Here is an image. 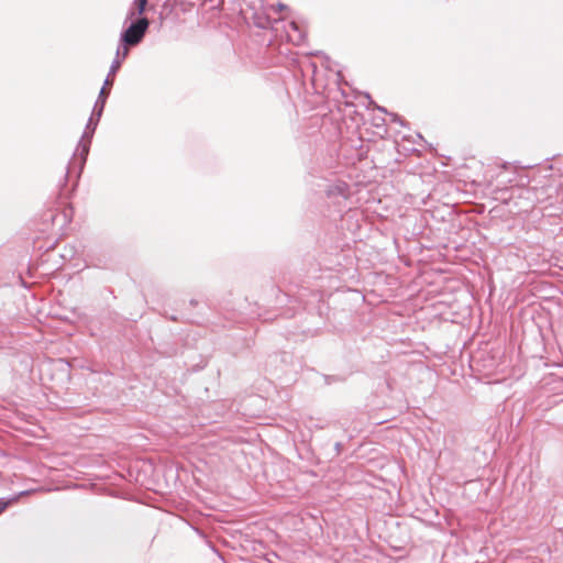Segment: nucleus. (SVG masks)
<instances>
[{"label": "nucleus", "instance_id": "obj_1", "mask_svg": "<svg viewBox=\"0 0 563 563\" xmlns=\"http://www.w3.org/2000/svg\"><path fill=\"white\" fill-rule=\"evenodd\" d=\"M129 19L131 23L121 34V45L117 49V56L111 64L109 76H114L120 68L122 60L128 55V47L141 41V0L133 1V8L126 21Z\"/></svg>", "mask_w": 563, "mask_h": 563}, {"label": "nucleus", "instance_id": "obj_2", "mask_svg": "<svg viewBox=\"0 0 563 563\" xmlns=\"http://www.w3.org/2000/svg\"><path fill=\"white\" fill-rule=\"evenodd\" d=\"M104 104H106V98H98L96 100L91 117L86 125L82 136H81L80 141L78 142L76 151L70 161L71 168H75L76 166H78L79 172L82 170L84 165L87 161L88 153H89L91 139L95 133L96 126L102 115Z\"/></svg>", "mask_w": 563, "mask_h": 563}, {"label": "nucleus", "instance_id": "obj_3", "mask_svg": "<svg viewBox=\"0 0 563 563\" xmlns=\"http://www.w3.org/2000/svg\"><path fill=\"white\" fill-rule=\"evenodd\" d=\"M322 187L324 188L327 197L334 201H339V199L345 200L350 195V186L343 180L325 183Z\"/></svg>", "mask_w": 563, "mask_h": 563}, {"label": "nucleus", "instance_id": "obj_4", "mask_svg": "<svg viewBox=\"0 0 563 563\" xmlns=\"http://www.w3.org/2000/svg\"><path fill=\"white\" fill-rule=\"evenodd\" d=\"M290 29L298 33V38L296 40L297 44L303 41L305 34L299 30V26L296 22H291L289 24Z\"/></svg>", "mask_w": 563, "mask_h": 563}, {"label": "nucleus", "instance_id": "obj_5", "mask_svg": "<svg viewBox=\"0 0 563 563\" xmlns=\"http://www.w3.org/2000/svg\"><path fill=\"white\" fill-rule=\"evenodd\" d=\"M142 463H143V473L147 472V470L153 468V462L150 459L143 457Z\"/></svg>", "mask_w": 563, "mask_h": 563}, {"label": "nucleus", "instance_id": "obj_6", "mask_svg": "<svg viewBox=\"0 0 563 563\" xmlns=\"http://www.w3.org/2000/svg\"><path fill=\"white\" fill-rule=\"evenodd\" d=\"M9 504H10L9 500L0 499V514L3 512L8 508Z\"/></svg>", "mask_w": 563, "mask_h": 563}, {"label": "nucleus", "instance_id": "obj_7", "mask_svg": "<svg viewBox=\"0 0 563 563\" xmlns=\"http://www.w3.org/2000/svg\"><path fill=\"white\" fill-rule=\"evenodd\" d=\"M148 26H150V21L146 16L143 15V36L145 35Z\"/></svg>", "mask_w": 563, "mask_h": 563}, {"label": "nucleus", "instance_id": "obj_8", "mask_svg": "<svg viewBox=\"0 0 563 563\" xmlns=\"http://www.w3.org/2000/svg\"><path fill=\"white\" fill-rule=\"evenodd\" d=\"M108 93H109V91L107 90V88L102 87L100 92H99L98 98H106L107 99Z\"/></svg>", "mask_w": 563, "mask_h": 563}, {"label": "nucleus", "instance_id": "obj_9", "mask_svg": "<svg viewBox=\"0 0 563 563\" xmlns=\"http://www.w3.org/2000/svg\"><path fill=\"white\" fill-rule=\"evenodd\" d=\"M113 84V79L111 78V76L108 75V77L106 78L104 82H103V87H110L112 86Z\"/></svg>", "mask_w": 563, "mask_h": 563}, {"label": "nucleus", "instance_id": "obj_10", "mask_svg": "<svg viewBox=\"0 0 563 563\" xmlns=\"http://www.w3.org/2000/svg\"><path fill=\"white\" fill-rule=\"evenodd\" d=\"M390 115L393 117L394 121H399L402 124V121L397 114L391 113Z\"/></svg>", "mask_w": 563, "mask_h": 563}, {"label": "nucleus", "instance_id": "obj_11", "mask_svg": "<svg viewBox=\"0 0 563 563\" xmlns=\"http://www.w3.org/2000/svg\"><path fill=\"white\" fill-rule=\"evenodd\" d=\"M340 449H341V443H339V442H338V443H335V450H336L338 452H340Z\"/></svg>", "mask_w": 563, "mask_h": 563}, {"label": "nucleus", "instance_id": "obj_12", "mask_svg": "<svg viewBox=\"0 0 563 563\" xmlns=\"http://www.w3.org/2000/svg\"><path fill=\"white\" fill-rule=\"evenodd\" d=\"M147 0H143V12L146 10Z\"/></svg>", "mask_w": 563, "mask_h": 563}, {"label": "nucleus", "instance_id": "obj_13", "mask_svg": "<svg viewBox=\"0 0 563 563\" xmlns=\"http://www.w3.org/2000/svg\"><path fill=\"white\" fill-rule=\"evenodd\" d=\"M285 8H286V5H285V4H283V3H279V4H278V9H279V10H284Z\"/></svg>", "mask_w": 563, "mask_h": 563}, {"label": "nucleus", "instance_id": "obj_14", "mask_svg": "<svg viewBox=\"0 0 563 563\" xmlns=\"http://www.w3.org/2000/svg\"><path fill=\"white\" fill-rule=\"evenodd\" d=\"M377 109H378L379 111H382V112H387V111H386V109H385V108H383V107H377Z\"/></svg>", "mask_w": 563, "mask_h": 563}]
</instances>
